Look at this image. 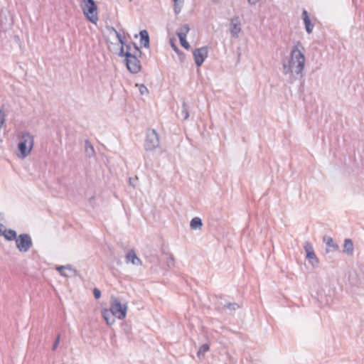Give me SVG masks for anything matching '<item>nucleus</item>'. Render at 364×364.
<instances>
[{"label":"nucleus","mask_w":364,"mask_h":364,"mask_svg":"<svg viewBox=\"0 0 364 364\" xmlns=\"http://www.w3.org/2000/svg\"><path fill=\"white\" fill-rule=\"evenodd\" d=\"M203 226V222L200 218L195 217L192 218L190 222V228L191 230L201 229Z\"/></svg>","instance_id":"aec40b11"},{"label":"nucleus","mask_w":364,"mask_h":364,"mask_svg":"<svg viewBox=\"0 0 364 364\" xmlns=\"http://www.w3.org/2000/svg\"><path fill=\"white\" fill-rule=\"evenodd\" d=\"M240 308V306L239 304L233 302V303H226L223 304V309H229L230 311H235L236 309Z\"/></svg>","instance_id":"b1692460"},{"label":"nucleus","mask_w":364,"mask_h":364,"mask_svg":"<svg viewBox=\"0 0 364 364\" xmlns=\"http://www.w3.org/2000/svg\"><path fill=\"white\" fill-rule=\"evenodd\" d=\"M109 310L119 319H124L127 316V305L122 304L117 297L112 296Z\"/></svg>","instance_id":"39448f33"},{"label":"nucleus","mask_w":364,"mask_h":364,"mask_svg":"<svg viewBox=\"0 0 364 364\" xmlns=\"http://www.w3.org/2000/svg\"><path fill=\"white\" fill-rule=\"evenodd\" d=\"M1 141H2V139L0 138V142H1Z\"/></svg>","instance_id":"a18cd8bd"},{"label":"nucleus","mask_w":364,"mask_h":364,"mask_svg":"<svg viewBox=\"0 0 364 364\" xmlns=\"http://www.w3.org/2000/svg\"><path fill=\"white\" fill-rule=\"evenodd\" d=\"M302 19L304 23L305 30L308 34H310L312 33L314 25L311 22V18L309 17V13L306 9H303L302 11Z\"/></svg>","instance_id":"4468645a"},{"label":"nucleus","mask_w":364,"mask_h":364,"mask_svg":"<svg viewBox=\"0 0 364 364\" xmlns=\"http://www.w3.org/2000/svg\"><path fill=\"white\" fill-rule=\"evenodd\" d=\"M107 28L110 31V32H114L115 33V31H117L114 27L112 26H107Z\"/></svg>","instance_id":"58836bf2"},{"label":"nucleus","mask_w":364,"mask_h":364,"mask_svg":"<svg viewBox=\"0 0 364 364\" xmlns=\"http://www.w3.org/2000/svg\"><path fill=\"white\" fill-rule=\"evenodd\" d=\"M190 31V27L188 26V24H183L180 29L178 31H176V35L178 37H180L181 35V36H187V33H188V31Z\"/></svg>","instance_id":"5701e85b"},{"label":"nucleus","mask_w":364,"mask_h":364,"mask_svg":"<svg viewBox=\"0 0 364 364\" xmlns=\"http://www.w3.org/2000/svg\"><path fill=\"white\" fill-rule=\"evenodd\" d=\"M141 54L140 48H138V50H134L133 47L131 48L130 46H126V50H124V46H121L119 53V56L124 57L126 68H131V65L135 67V68H142V65L139 60Z\"/></svg>","instance_id":"f257e3e1"},{"label":"nucleus","mask_w":364,"mask_h":364,"mask_svg":"<svg viewBox=\"0 0 364 364\" xmlns=\"http://www.w3.org/2000/svg\"><path fill=\"white\" fill-rule=\"evenodd\" d=\"M4 220V214L1 212H0V221H2Z\"/></svg>","instance_id":"a19ab883"},{"label":"nucleus","mask_w":364,"mask_h":364,"mask_svg":"<svg viewBox=\"0 0 364 364\" xmlns=\"http://www.w3.org/2000/svg\"><path fill=\"white\" fill-rule=\"evenodd\" d=\"M230 31L232 37H238V34L241 31V23L238 16L231 18Z\"/></svg>","instance_id":"ddd939ff"},{"label":"nucleus","mask_w":364,"mask_h":364,"mask_svg":"<svg viewBox=\"0 0 364 364\" xmlns=\"http://www.w3.org/2000/svg\"><path fill=\"white\" fill-rule=\"evenodd\" d=\"M102 315L107 325L110 326L115 322L117 317L109 309H102Z\"/></svg>","instance_id":"a211bd4d"},{"label":"nucleus","mask_w":364,"mask_h":364,"mask_svg":"<svg viewBox=\"0 0 364 364\" xmlns=\"http://www.w3.org/2000/svg\"><path fill=\"white\" fill-rule=\"evenodd\" d=\"M85 151L89 156L95 153L94 148L88 140H86L85 141Z\"/></svg>","instance_id":"bb28decb"},{"label":"nucleus","mask_w":364,"mask_h":364,"mask_svg":"<svg viewBox=\"0 0 364 364\" xmlns=\"http://www.w3.org/2000/svg\"><path fill=\"white\" fill-rule=\"evenodd\" d=\"M259 0H247V2L250 5H255L259 2Z\"/></svg>","instance_id":"4c0bfd02"},{"label":"nucleus","mask_w":364,"mask_h":364,"mask_svg":"<svg viewBox=\"0 0 364 364\" xmlns=\"http://www.w3.org/2000/svg\"><path fill=\"white\" fill-rule=\"evenodd\" d=\"M132 74H137L141 70H128Z\"/></svg>","instance_id":"ea45409f"},{"label":"nucleus","mask_w":364,"mask_h":364,"mask_svg":"<svg viewBox=\"0 0 364 364\" xmlns=\"http://www.w3.org/2000/svg\"><path fill=\"white\" fill-rule=\"evenodd\" d=\"M95 200V198L94 196H92V197H91V198H90V200H90V203H92V202H93Z\"/></svg>","instance_id":"79ce46f5"},{"label":"nucleus","mask_w":364,"mask_h":364,"mask_svg":"<svg viewBox=\"0 0 364 364\" xmlns=\"http://www.w3.org/2000/svg\"><path fill=\"white\" fill-rule=\"evenodd\" d=\"M139 92L141 95H144L145 93H148L149 91L147 87L144 85L141 84L139 86Z\"/></svg>","instance_id":"f704fd0d"},{"label":"nucleus","mask_w":364,"mask_h":364,"mask_svg":"<svg viewBox=\"0 0 364 364\" xmlns=\"http://www.w3.org/2000/svg\"><path fill=\"white\" fill-rule=\"evenodd\" d=\"M17 232L13 229H6V226L0 223V237H4L7 241H15L17 239Z\"/></svg>","instance_id":"f8f14e48"},{"label":"nucleus","mask_w":364,"mask_h":364,"mask_svg":"<svg viewBox=\"0 0 364 364\" xmlns=\"http://www.w3.org/2000/svg\"><path fill=\"white\" fill-rule=\"evenodd\" d=\"M6 122V114L3 111V109H0V129H1L3 125Z\"/></svg>","instance_id":"c85d7f7f"},{"label":"nucleus","mask_w":364,"mask_h":364,"mask_svg":"<svg viewBox=\"0 0 364 364\" xmlns=\"http://www.w3.org/2000/svg\"><path fill=\"white\" fill-rule=\"evenodd\" d=\"M55 269L60 273L61 276L68 277V275L65 272V267H64V266H57L55 267Z\"/></svg>","instance_id":"2f4dec72"},{"label":"nucleus","mask_w":364,"mask_h":364,"mask_svg":"<svg viewBox=\"0 0 364 364\" xmlns=\"http://www.w3.org/2000/svg\"><path fill=\"white\" fill-rule=\"evenodd\" d=\"M168 257L166 259V264L168 267H171L174 266V257L171 254H167Z\"/></svg>","instance_id":"cd10ccee"},{"label":"nucleus","mask_w":364,"mask_h":364,"mask_svg":"<svg viewBox=\"0 0 364 364\" xmlns=\"http://www.w3.org/2000/svg\"><path fill=\"white\" fill-rule=\"evenodd\" d=\"M343 252L348 255H353V242L351 239H345Z\"/></svg>","instance_id":"6ab92c4d"},{"label":"nucleus","mask_w":364,"mask_h":364,"mask_svg":"<svg viewBox=\"0 0 364 364\" xmlns=\"http://www.w3.org/2000/svg\"><path fill=\"white\" fill-rule=\"evenodd\" d=\"M13 25V18L6 9L0 11V32H6L11 28Z\"/></svg>","instance_id":"6e6552de"},{"label":"nucleus","mask_w":364,"mask_h":364,"mask_svg":"<svg viewBox=\"0 0 364 364\" xmlns=\"http://www.w3.org/2000/svg\"><path fill=\"white\" fill-rule=\"evenodd\" d=\"M127 263L131 262L134 265H141V260L137 257L134 250H130L126 255Z\"/></svg>","instance_id":"f3484780"},{"label":"nucleus","mask_w":364,"mask_h":364,"mask_svg":"<svg viewBox=\"0 0 364 364\" xmlns=\"http://www.w3.org/2000/svg\"><path fill=\"white\" fill-rule=\"evenodd\" d=\"M210 350V345L208 343L203 344L197 352V356L199 359H202L205 357L206 352Z\"/></svg>","instance_id":"412c9836"},{"label":"nucleus","mask_w":364,"mask_h":364,"mask_svg":"<svg viewBox=\"0 0 364 364\" xmlns=\"http://www.w3.org/2000/svg\"><path fill=\"white\" fill-rule=\"evenodd\" d=\"M101 291L98 288L95 287L93 289V295L95 299H99L101 297Z\"/></svg>","instance_id":"473e14b6"},{"label":"nucleus","mask_w":364,"mask_h":364,"mask_svg":"<svg viewBox=\"0 0 364 364\" xmlns=\"http://www.w3.org/2000/svg\"><path fill=\"white\" fill-rule=\"evenodd\" d=\"M64 267H65V269H68V270L72 271L75 276L77 275V271L75 269H73L72 267V265L68 264L66 266H64Z\"/></svg>","instance_id":"c9c22d12"},{"label":"nucleus","mask_w":364,"mask_h":364,"mask_svg":"<svg viewBox=\"0 0 364 364\" xmlns=\"http://www.w3.org/2000/svg\"><path fill=\"white\" fill-rule=\"evenodd\" d=\"M304 249L306 252V258L308 259L309 263L313 266V267H318L319 260L316 255L313 245L309 242H306L304 245Z\"/></svg>","instance_id":"1a4fd4ad"},{"label":"nucleus","mask_w":364,"mask_h":364,"mask_svg":"<svg viewBox=\"0 0 364 364\" xmlns=\"http://www.w3.org/2000/svg\"><path fill=\"white\" fill-rule=\"evenodd\" d=\"M178 38H179L180 44L181 45V46H183L186 50H189V48H191V46L186 40V36H183L181 35V36L178 37Z\"/></svg>","instance_id":"393cba45"},{"label":"nucleus","mask_w":364,"mask_h":364,"mask_svg":"<svg viewBox=\"0 0 364 364\" xmlns=\"http://www.w3.org/2000/svg\"><path fill=\"white\" fill-rule=\"evenodd\" d=\"M60 335L58 334L56 337V339H55L54 343L53 344V347H52L53 350H55L56 348H58V346L59 345V342H60Z\"/></svg>","instance_id":"72a5a7b5"},{"label":"nucleus","mask_w":364,"mask_h":364,"mask_svg":"<svg viewBox=\"0 0 364 364\" xmlns=\"http://www.w3.org/2000/svg\"><path fill=\"white\" fill-rule=\"evenodd\" d=\"M138 36H140V43L144 48H149L150 44V38L149 33L146 30L144 29L139 31V34H135L134 38H136Z\"/></svg>","instance_id":"2eb2a0df"},{"label":"nucleus","mask_w":364,"mask_h":364,"mask_svg":"<svg viewBox=\"0 0 364 364\" xmlns=\"http://www.w3.org/2000/svg\"><path fill=\"white\" fill-rule=\"evenodd\" d=\"M171 42V48H173V50L176 52L179 56L181 57V55L184 57V53L177 47V46L173 42V40H171L170 41Z\"/></svg>","instance_id":"c756f323"},{"label":"nucleus","mask_w":364,"mask_h":364,"mask_svg":"<svg viewBox=\"0 0 364 364\" xmlns=\"http://www.w3.org/2000/svg\"><path fill=\"white\" fill-rule=\"evenodd\" d=\"M16 246L20 252H27L33 246L31 237L28 233H21L15 240Z\"/></svg>","instance_id":"0eeeda50"},{"label":"nucleus","mask_w":364,"mask_h":364,"mask_svg":"<svg viewBox=\"0 0 364 364\" xmlns=\"http://www.w3.org/2000/svg\"><path fill=\"white\" fill-rule=\"evenodd\" d=\"M181 115L183 117V120H186L189 117V106L185 102V100H183V102H182V108H181Z\"/></svg>","instance_id":"4be33fe9"},{"label":"nucleus","mask_w":364,"mask_h":364,"mask_svg":"<svg viewBox=\"0 0 364 364\" xmlns=\"http://www.w3.org/2000/svg\"><path fill=\"white\" fill-rule=\"evenodd\" d=\"M80 7L85 18L96 24L99 18L97 5L95 0H80Z\"/></svg>","instance_id":"20e7f679"},{"label":"nucleus","mask_w":364,"mask_h":364,"mask_svg":"<svg viewBox=\"0 0 364 364\" xmlns=\"http://www.w3.org/2000/svg\"><path fill=\"white\" fill-rule=\"evenodd\" d=\"M304 54L295 46L291 51L290 57L284 61L283 68H304Z\"/></svg>","instance_id":"7ed1b4c3"},{"label":"nucleus","mask_w":364,"mask_h":364,"mask_svg":"<svg viewBox=\"0 0 364 364\" xmlns=\"http://www.w3.org/2000/svg\"><path fill=\"white\" fill-rule=\"evenodd\" d=\"M130 46V47H131V48H132V47H133V49H134V50H138V48H139L138 47V46L136 45V43H134V42H133V41H131V42H130V43H129L128 44H126V43H125L124 46Z\"/></svg>","instance_id":"e433bc0d"},{"label":"nucleus","mask_w":364,"mask_h":364,"mask_svg":"<svg viewBox=\"0 0 364 364\" xmlns=\"http://www.w3.org/2000/svg\"><path fill=\"white\" fill-rule=\"evenodd\" d=\"M159 146V136L155 129H148L144 147L146 151H154Z\"/></svg>","instance_id":"423d86ee"},{"label":"nucleus","mask_w":364,"mask_h":364,"mask_svg":"<svg viewBox=\"0 0 364 364\" xmlns=\"http://www.w3.org/2000/svg\"><path fill=\"white\" fill-rule=\"evenodd\" d=\"M195 63L198 68L200 67L208 56V48L203 46L199 48H196L193 52Z\"/></svg>","instance_id":"9d476101"},{"label":"nucleus","mask_w":364,"mask_h":364,"mask_svg":"<svg viewBox=\"0 0 364 364\" xmlns=\"http://www.w3.org/2000/svg\"><path fill=\"white\" fill-rule=\"evenodd\" d=\"M183 4V3H181V1L173 2V11L175 14H178L181 12Z\"/></svg>","instance_id":"a878e982"},{"label":"nucleus","mask_w":364,"mask_h":364,"mask_svg":"<svg viewBox=\"0 0 364 364\" xmlns=\"http://www.w3.org/2000/svg\"><path fill=\"white\" fill-rule=\"evenodd\" d=\"M304 70H282L286 80L289 83H293L295 80L301 79Z\"/></svg>","instance_id":"9b49d317"},{"label":"nucleus","mask_w":364,"mask_h":364,"mask_svg":"<svg viewBox=\"0 0 364 364\" xmlns=\"http://www.w3.org/2000/svg\"><path fill=\"white\" fill-rule=\"evenodd\" d=\"M33 144V136L28 132H22L17 146L18 157L21 159L27 157L31 154Z\"/></svg>","instance_id":"f03ea898"},{"label":"nucleus","mask_w":364,"mask_h":364,"mask_svg":"<svg viewBox=\"0 0 364 364\" xmlns=\"http://www.w3.org/2000/svg\"><path fill=\"white\" fill-rule=\"evenodd\" d=\"M323 241L326 242V252L328 253L329 252H336L338 250V245L334 242L333 240L331 237L324 236L323 237Z\"/></svg>","instance_id":"dca6fc26"},{"label":"nucleus","mask_w":364,"mask_h":364,"mask_svg":"<svg viewBox=\"0 0 364 364\" xmlns=\"http://www.w3.org/2000/svg\"><path fill=\"white\" fill-rule=\"evenodd\" d=\"M222 0H213V1L215 3V4H219L221 2Z\"/></svg>","instance_id":"37998d69"},{"label":"nucleus","mask_w":364,"mask_h":364,"mask_svg":"<svg viewBox=\"0 0 364 364\" xmlns=\"http://www.w3.org/2000/svg\"><path fill=\"white\" fill-rule=\"evenodd\" d=\"M115 35L118 39L119 43L121 44V46H124V45H125L124 38L121 35V33L119 31H115Z\"/></svg>","instance_id":"7c9ffc66"},{"label":"nucleus","mask_w":364,"mask_h":364,"mask_svg":"<svg viewBox=\"0 0 364 364\" xmlns=\"http://www.w3.org/2000/svg\"><path fill=\"white\" fill-rule=\"evenodd\" d=\"M197 73L199 75V73H200V70L199 69H197Z\"/></svg>","instance_id":"c03bdc74"}]
</instances>
